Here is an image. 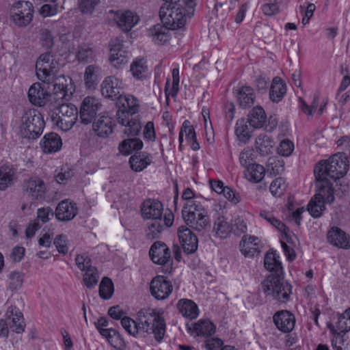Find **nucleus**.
I'll return each mask as SVG.
<instances>
[{"mask_svg":"<svg viewBox=\"0 0 350 350\" xmlns=\"http://www.w3.org/2000/svg\"><path fill=\"white\" fill-rule=\"evenodd\" d=\"M10 288L12 290H17L21 288L23 283V275L17 271H12L9 275Z\"/></svg>","mask_w":350,"mask_h":350,"instance_id":"680f3d73","label":"nucleus"},{"mask_svg":"<svg viewBox=\"0 0 350 350\" xmlns=\"http://www.w3.org/2000/svg\"><path fill=\"white\" fill-rule=\"evenodd\" d=\"M235 134L239 141L246 144L251 138L248 126L244 120H238L236 124Z\"/></svg>","mask_w":350,"mask_h":350,"instance_id":"09e8293b","label":"nucleus"},{"mask_svg":"<svg viewBox=\"0 0 350 350\" xmlns=\"http://www.w3.org/2000/svg\"><path fill=\"white\" fill-rule=\"evenodd\" d=\"M7 320L0 319V337L6 338L9 334V327L17 334L25 331V323L23 314L16 306L8 307L6 311Z\"/></svg>","mask_w":350,"mask_h":350,"instance_id":"9d476101","label":"nucleus"},{"mask_svg":"<svg viewBox=\"0 0 350 350\" xmlns=\"http://www.w3.org/2000/svg\"><path fill=\"white\" fill-rule=\"evenodd\" d=\"M75 262L77 267L83 272L93 267L91 263V259L87 254L77 255Z\"/></svg>","mask_w":350,"mask_h":350,"instance_id":"052dcab7","label":"nucleus"},{"mask_svg":"<svg viewBox=\"0 0 350 350\" xmlns=\"http://www.w3.org/2000/svg\"><path fill=\"white\" fill-rule=\"evenodd\" d=\"M349 166L348 157L342 152H338L327 159L320 161L314 169L317 187L334 189L333 183L347 173Z\"/></svg>","mask_w":350,"mask_h":350,"instance_id":"f257e3e1","label":"nucleus"},{"mask_svg":"<svg viewBox=\"0 0 350 350\" xmlns=\"http://www.w3.org/2000/svg\"><path fill=\"white\" fill-rule=\"evenodd\" d=\"M152 162L150 156L146 153L132 155L129 159V163L133 170L141 172Z\"/></svg>","mask_w":350,"mask_h":350,"instance_id":"ea45409f","label":"nucleus"},{"mask_svg":"<svg viewBox=\"0 0 350 350\" xmlns=\"http://www.w3.org/2000/svg\"><path fill=\"white\" fill-rule=\"evenodd\" d=\"M113 284L111 280L109 278H104L99 285L100 297L104 299H109L113 293Z\"/></svg>","mask_w":350,"mask_h":350,"instance_id":"de8ad7c7","label":"nucleus"},{"mask_svg":"<svg viewBox=\"0 0 350 350\" xmlns=\"http://www.w3.org/2000/svg\"><path fill=\"white\" fill-rule=\"evenodd\" d=\"M170 29L163 23L157 24L147 30V36L155 44L163 45L170 40Z\"/></svg>","mask_w":350,"mask_h":350,"instance_id":"bb28decb","label":"nucleus"},{"mask_svg":"<svg viewBox=\"0 0 350 350\" xmlns=\"http://www.w3.org/2000/svg\"><path fill=\"white\" fill-rule=\"evenodd\" d=\"M273 145L274 142L272 139L265 134L259 135L256 139V148L262 154L271 153Z\"/></svg>","mask_w":350,"mask_h":350,"instance_id":"c03bdc74","label":"nucleus"},{"mask_svg":"<svg viewBox=\"0 0 350 350\" xmlns=\"http://www.w3.org/2000/svg\"><path fill=\"white\" fill-rule=\"evenodd\" d=\"M151 295L159 300L167 298L172 293L173 286L169 280L162 275L154 277L150 284Z\"/></svg>","mask_w":350,"mask_h":350,"instance_id":"dca6fc26","label":"nucleus"},{"mask_svg":"<svg viewBox=\"0 0 350 350\" xmlns=\"http://www.w3.org/2000/svg\"><path fill=\"white\" fill-rule=\"evenodd\" d=\"M77 118V108L71 103L54 107L48 112V118L51 121L53 126L63 131L70 130Z\"/></svg>","mask_w":350,"mask_h":350,"instance_id":"20e7f679","label":"nucleus"},{"mask_svg":"<svg viewBox=\"0 0 350 350\" xmlns=\"http://www.w3.org/2000/svg\"><path fill=\"white\" fill-rule=\"evenodd\" d=\"M286 93V85L280 77H274L269 90V98L274 103L280 102Z\"/></svg>","mask_w":350,"mask_h":350,"instance_id":"c9c22d12","label":"nucleus"},{"mask_svg":"<svg viewBox=\"0 0 350 350\" xmlns=\"http://www.w3.org/2000/svg\"><path fill=\"white\" fill-rule=\"evenodd\" d=\"M317 192L308 204V211L314 218L320 217L325 210V204L334 200V189L325 187H317Z\"/></svg>","mask_w":350,"mask_h":350,"instance_id":"f8f14e48","label":"nucleus"},{"mask_svg":"<svg viewBox=\"0 0 350 350\" xmlns=\"http://www.w3.org/2000/svg\"><path fill=\"white\" fill-rule=\"evenodd\" d=\"M54 245L59 253L66 254L68 248L67 245V237L66 235L59 234L54 240Z\"/></svg>","mask_w":350,"mask_h":350,"instance_id":"0e129e2a","label":"nucleus"},{"mask_svg":"<svg viewBox=\"0 0 350 350\" xmlns=\"http://www.w3.org/2000/svg\"><path fill=\"white\" fill-rule=\"evenodd\" d=\"M327 239L329 243L342 249L350 247V241L346 233L338 227H332L327 232Z\"/></svg>","mask_w":350,"mask_h":350,"instance_id":"c756f323","label":"nucleus"},{"mask_svg":"<svg viewBox=\"0 0 350 350\" xmlns=\"http://www.w3.org/2000/svg\"><path fill=\"white\" fill-rule=\"evenodd\" d=\"M182 215L187 225L196 231H203L209 225L207 213L198 200L185 203Z\"/></svg>","mask_w":350,"mask_h":350,"instance_id":"39448f33","label":"nucleus"},{"mask_svg":"<svg viewBox=\"0 0 350 350\" xmlns=\"http://www.w3.org/2000/svg\"><path fill=\"white\" fill-rule=\"evenodd\" d=\"M46 185L40 178H31L25 182L23 191L25 195L33 200H42L45 197Z\"/></svg>","mask_w":350,"mask_h":350,"instance_id":"f3484780","label":"nucleus"},{"mask_svg":"<svg viewBox=\"0 0 350 350\" xmlns=\"http://www.w3.org/2000/svg\"><path fill=\"white\" fill-rule=\"evenodd\" d=\"M163 211L162 203L154 199L146 200L141 206L142 216L144 219H161Z\"/></svg>","mask_w":350,"mask_h":350,"instance_id":"5701e85b","label":"nucleus"},{"mask_svg":"<svg viewBox=\"0 0 350 350\" xmlns=\"http://www.w3.org/2000/svg\"><path fill=\"white\" fill-rule=\"evenodd\" d=\"M161 308H146L137 312V320L141 325L143 334H152L154 339L160 342L166 332V323Z\"/></svg>","mask_w":350,"mask_h":350,"instance_id":"7ed1b4c3","label":"nucleus"},{"mask_svg":"<svg viewBox=\"0 0 350 350\" xmlns=\"http://www.w3.org/2000/svg\"><path fill=\"white\" fill-rule=\"evenodd\" d=\"M100 2V0H78L79 9L83 14H91Z\"/></svg>","mask_w":350,"mask_h":350,"instance_id":"864d4df0","label":"nucleus"},{"mask_svg":"<svg viewBox=\"0 0 350 350\" xmlns=\"http://www.w3.org/2000/svg\"><path fill=\"white\" fill-rule=\"evenodd\" d=\"M287 187L285 180L282 177L274 179L269 187V190L273 196L280 197L284 194Z\"/></svg>","mask_w":350,"mask_h":350,"instance_id":"3c124183","label":"nucleus"},{"mask_svg":"<svg viewBox=\"0 0 350 350\" xmlns=\"http://www.w3.org/2000/svg\"><path fill=\"white\" fill-rule=\"evenodd\" d=\"M128 53L123 50V42L118 38L111 40L110 42L109 61L113 66L120 68L128 62Z\"/></svg>","mask_w":350,"mask_h":350,"instance_id":"aec40b11","label":"nucleus"},{"mask_svg":"<svg viewBox=\"0 0 350 350\" xmlns=\"http://www.w3.org/2000/svg\"><path fill=\"white\" fill-rule=\"evenodd\" d=\"M143 135L145 139L150 142H154L156 139V133L154 123L152 121L148 122L144 129Z\"/></svg>","mask_w":350,"mask_h":350,"instance_id":"338daca9","label":"nucleus"},{"mask_svg":"<svg viewBox=\"0 0 350 350\" xmlns=\"http://www.w3.org/2000/svg\"><path fill=\"white\" fill-rule=\"evenodd\" d=\"M48 93L41 86L40 83H35L29 89L28 97L29 101L33 105L42 106L45 104V99Z\"/></svg>","mask_w":350,"mask_h":350,"instance_id":"f704fd0d","label":"nucleus"},{"mask_svg":"<svg viewBox=\"0 0 350 350\" xmlns=\"http://www.w3.org/2000/svg\"><path fill=\"white\" fill-rule=\"evenodd\" d=\"M294 150V144L288 139H282L277 148V152L283 157L290 156Z\"/></svg>","mask_w":350,"mask_h":350,"instance_id":"4d7b16f0","label":"nucleus"},{"mask_svg":"<svg viewBox=\"0 0 350 350\" xmlns=\"http://www.w3.org/2000/svg\"><path fill=\"white\" fill-rule=\"evenodd\" d=\"M16 170L10 165H2L0 167V190L4 191L13 184Z\"/></svg>","mask_w":350,"mask_h":350,"instance_id":"4c0bfd02","label":"nucleus"},{"mask_svg":"<svg viewBox=\"0 0 350 350\" xmlns=\"http://www.w3.org/2000/svg\"><path fill=\"white\" fill-rule=\"evenodd\" d=\"M232 230V225L226 217L219 215L214 221L213 233L215 237L221 239H226Z\"/></svg>","mask_w":350,"mask_h":350,"instance_id":"c85d7f7f","label":"nucleus"},{"mask_svg":"<svg viewBox=\"0 0 350 350\" xmlns=\"http://www.w3.org/2000/svg\"><path fill=\"white\" fill-rule=\"evenodd\" d=\"M94 57V53L92 48L86 45L79 46L77 53V58L79 62H88L92 61Z\"/></svg>","mask_w":350,"mask_h":350,"instance_id":"5fc2aeb1","label":"nucleus"},{"mask_svg":"<svg viewBox=\"0 0 350 350\" xmlns=\"http://www.w3.org/2000/svg\"><path fill=\"white\" fill-rule=\"evenodd\" d=\"M265 172V169L262 165L254 163L247 167L245 176L250 182L258 183L263 179Z\"/></svg>","mask_w":350,"mask_h":350,"instance_id":"58836bf2","label":"nucleus"},{"mask_svg":"<svg viewBox=\"0 0 350 350\" xmlns=\"http://www.w3.org/2000/svg\"><path fill=\"white\" fill-rule=\"evenodd\" d=\"M162 23L171 29L183 27L186 22L185 10L180 3H163L159 10Z\"/></svg>","mask_w":350,"mask_h":350,"instance_id":"6e6552de","label":"nucleus"},{"mask_svg":"<svg viewBox=\"0 0 350 350\" xmlns=\"http://www.w3.org/2000/svg\"><path fill=\"white\" fill-rule=\"evenodd\" d=\"M163 230V226L161 223V219L154 220L150 224L146 230V235L150 239L158 238L159 234Z\"/></svg>","mask_w":350,"mask_h":350,"instance_id":"6e6d98bb","label":"nucleus"},{"mask_svg":"<svg viewBox=\"0 0 350 350\" xmlns=\"http://www.w3.org/2000/svg\"><path fill=\"white\" fill-rule=\"evenodd\" d=\"M338 328L342 332L350 330V308L346 310L338 318Z\"/></svg>","mask_w":350,"mask_h":350,"instance_id":"13d9d810","label":"nucleus"},{"mask_svg":"<svg viewBox=\"0 0 350 350\" xmlns=\"http://www.w3.org/2000/svg\"><path fill=\"white\" fill-rule=\"evenodd\" d=\"M114 21L123 31L128 32L137 24L139 18L130 10H118L115 13Z\"/></svg>","mask_w":350,"mask_h":350,"instance_id":"b1692460","label":"nucleus"},{"mask_svg":"<svg viewBox=\"0 0 350 350\" xmlns=\"http://www.w3.org/2000/svg\"><path fill=\"white\" fill-rule=\"evenodd\" d=\"M118 110L116 113L118 122L124 126V133L127 135L136 136L142 129L139 119L133 116L137 113L140 109V103L137 98L132 94H124L116 102Z\"/></svg>","mask_w":350,"mask_h":350,"instance_id":"f03ea898","label":"nucleus"},{"mask_svg":"<svg viewBox=\"0 0 350 350\" xmlns=\"http://www.w3.org/2000/svg\"><path fill=\"white\" fill-rule=\"evenodd\" d=\"M77 213V204L69 200H64L59 202L55 212L56 218L62 221L72 220Z\"/></svg>","mask_w":350,"mask_h":350,"instance_id":"393cba45","label":"nucleus"},{"mask_svg":"<svg viewBox=\"0 0 350 350\" xmlns=\"http://www.w3.org/2000/svg\"><path fill=\"white\" fill-rule=\"evenodd\" d=\"M33 16V8L29 1H19L11 7L10 18L18 27H27L32 21Z\"/></svg>","mask_w":350,"mask_h":350,"instance_id":"ddd939ff","label":"nucleus"},{"mask_svg":"<svg viewBox=\"0 0 350 350\" xmlns=\"http://www.w3.org/2000/svg\"><path fill=\"white\" fill-rule=\"evenodd\" d=\"M192 333L198 336L208 338L215 333L216 326L209 319H201L192 325Z\"/></svg>","mask_w":350,"mask_h":350,"instance_id":"2f4dec72","label":"nucleus"},{"mask_svg":"<svg viewBox=\"0 0 350 350\" xmlns=\"http://www.w3.org/2000/svg\"><path fill=\"white\" fill-rule=\"evenodd\" d=\"M44 124L42 114L36 109H29L21 116L19 134L23 138L36 139L43 132Z\"/></svg>","mask_w":350,"mask_h":350,"instance_id":"423d86ee","label":"nucleus"},{"mask_svg":"<svg viewBox=\"0 0 350 350\" xmlns=\"http://www.w3.org/2000/svg\"><path fill=\"white\" fill-rule=\"evenodd\" d=\"M262 291L281 303H286L292 293V286L279 276L269 275L261 284Z\"/></svg>","mask_w":350,"mask_h":350,"instance_id":"0eeeda50","label":"nucleus"},{"mask_svg":"<svg viewBox=\"0 0 350 350\" xmlns=\"http://www.w3.org/2000/svg\"><path fill=\"white\" fill-rule=\"evenodd\" d=\"M267 120V116L262 107H254L248 115V122L250 125L255 129H260L265 126Z\"/></svg>","mask_w":350,"mask_h":350,"instance_id":"e433bc0d","label":"nucleus"},{"mask_svg":"<svg viewBox=\"0 0 350 350\" xmlns=\"http://www.w3.org/2000/svg\"><path fill=\"white\" fill-rule=\"evenodd\" d=\"M143 142L138 138L127 139L122 142L118 147L119 151L124 155H129L133 151H137L142 148Z\"/></svg>","mask_w":350,"mask_h":350,"instance_id":"79ce46f5","label":"nucleus"},{"mask_svg":"<svg viewBox=\"0 0 350 350\" xmlns=\"http://www.w3.org/2000/svg\"><path fill=\"white\" fill-rule=\"evenodd\" d=\"M100 107V103L95 97H85L80 107L79 116L81 123L84 124L91 123Z\"/></svg>","mask_w":350,"mask_h":350,"instance_id":"4468645a","label":"nucleus"},{"mask_svg":"<svg viewBox=\"0 0 350 350\" xmlns=\"http://www.w3.org/2000/svg\"><path fill=\"white\" fill-rule=\"evenodd\" d=\"M273 321L275 327L283 333H290L295 325L294 314L286 310L276 312L273 316Z\"/></svg>","mask_w":350,"mask_h":350,"instance_id":"412c9836","label":"nucleus"},{"mask_svg":"<svg viewBox=\"0 0 350 350\" xmlns=\"http://www.w3.org/2000/svg\"><path fill=\"white\" fill-rule=\"evenodd\" d=\"M260 216L278 230L285 232L286 227L284 224L278 219L272 213L267 211H261Z\"/></svg>","mask_w":350,"mask_h":350,"instance_id":"603ef678","label":"nucleus"},{"mask_svg":"<svg viewBox=\"0 0 350 350\" xmlns=\"http://www.w3.org/2000/svg\"><path fill=\"white\" fill-rule=\"evenodd\" d=\"M51 83H53V94L55 95L56 98H65L68 95V85L65 77H57L56 76Z\"/></svg>","mask_w":350,"mask_h":350,"instance_id":"a18cd8bd","label":"nucleus"},{"mask_svg":"<svg viewBox=\"0 0 350 350\" xmlns=\"http://www.w3.org/2000/svg\"><path fill=\"white\" fill-rule=\"evenodd\" d=\"M177 233L182 247L186 254H192L197 250L198 238L189 228L181 226L178 228Z\"/></svg>","mask_w":350,"mask_h":350,"instance_id":"6ab92c4d","label":"nucleus"},{"mask_svg":"<svg viewBox=\"0 0 350 350\" xmlns=\"http://www.w3.org/2000/svg\"><path fill=\"white\" fill-rule=\"evenodd\" d=\"M40 145L44 153L51 154L58 152L61 149L62 140L58 134L51 132L44 135Z\"/></svg>","mask_w":350,"mask_h":350,"instance_id":"cd10ccee","label":"nucleus"},{"mask_svg":"<svg viewBox=\"0 0 350 350\" xmlns=\"http://www.w3.org/2000/svg\"><path fill=\"white\" fill-rule=\"evenodd\" d=\"M115 122L107 115L98 116L93 122L92 128L94 133L99 137L107 138L113 131Z\"/></svg>","mask_w":350,"mask_h":350,"instance_id":"4be33fe9","label":"nucleus"},{"mask_svg":"<svg viewBox=\"0 0 350 350\" xmlns=\"http://www.w3.org/2000/svg\"><path fill=\"white\" fill-rule=\"evenodd\" d=\"M183 133L185 134L187 141L196 139V135L193 127L191 125L189 120H186L183 122L181 129Z\"/></svg>","mask_w":350,"mask_h":350,"instance_id":"774afa93","label":"nucleus"},{"mask_svg":"<svg viewBox=\"0 0 350 350\" xmlns=\"http://www.w3.org/2000/svg\"><path fill=\"white\" fill-rule=\"evenodd\" d=\"M149 255L154 263L161 265V272L170 273L172 271L173 259L170 250L165 243L154 242L150 247Z\"/></svg>","mask_w":350,"mask_h":350,"instance_id":"9b49d317","label":"nucleus"},{"mask_svg":"<svg viewBox=\"0 0 350 350\" xmlns=\"http://www.w3.org/2000/svg\"><path fill=\"white\" fill-rule=\"evenodd\" d=\"M59 63L51 53L41 54L36 64L38 79L47 84L53 82L59 70Z\"/></svg>","mask_w":350,"mask_h":350,"instance_id":"1a4fd4ad","label":"nucleus"},{"mask_svg":"<svg viewBox=\"0 0 350 350\" xmlns=\"http://www.w3.org/2000/svg\"><path fill=\"white\" fill-rule=\"evenodd\" d=\"M176 307L178 312L184 317L194 319L199 315V310L197 304L191 299H181L178 300Z\"/></svg>","mask_w":350,"mask_h":350,"instance_id":"473e14b6","label":"nucleus"},{"mask_svg":"<svg viewBox=\"0 0 350 350\" xmlns=\"http://www.w3.org/2000/svg\"><path fill=\"white\" fill-rule=\"evenodd\" d=\"M40 40L42 46L47 49H51L54 44V37L51 32L46 29L40 30Z\"/></svg>","mask_w":350,"mask_h":350,"instance_id":"bf43d9fd","label":"nucleus"},{"mask_svg":"<svg viewBox=\"0 0 350 350\" xmlns=\"http://www.w3.org/2000/svg\"><path fill=\"white\" fill-rule=\"evenodd\" d=\"M223 340L219 338L214 337L207 338L204 342V347L206 350H221L223 347Z\"/></svg>","mask_w":350,"mask_h":350,"instance_id":"69168bd1","label":"nucleus"},{"mask_svg":"<svg viewBox=\"0 0 350 350\" xmlns=\"http://www.w3.org/2000/svg\"><path fill=\"white\" fill-rule=\"evenodd\" d=\"M101 75V69L96 65H90L85 68L84 81L88 88L94 87Z\"/></svg>","mask_w":350,"mask_h":350,"instance_id":"a19ab883","label":"nucleus"},{"mask_svg":"<svg viewBox=\"0 0 350 350\" xmlns=\"http://www.w3.org/2000/svg\"><path fill=\"white\" fill-rule=\"evenodd\" d=\"M237 100L242 108L250 107L255 100V93L254 90L249 86H242L237 92Z\"/></svg>","mask_w":350,"mask_h":350,"instance_id":"72a5a7b5","label":"nucleus"},{"mask_svg":"<svg viewBox=\"0 0 350 350\" xmlns=\"http://www.w3.org/2000/svg\"><path fill=\"white\" fill-rule=\"evenodd\" d=\"M260 241L257 237L244 235L239 243L240 251L245 257H254L260 252Z\"/></svg>","mask_w":350,"mask_h":350,"instance_id":"a878e982","label":"nucleus"},{"mask_svg":"<svg viewBox=\"0 0 350 350\" xmlns=\"http://www.w3.org/2000/svg\"><path fill=\"white\" fill-rule=\"evenodd\" d=\"M124 88L122 81L115 76L107 77L101 84L102 94L111 100L118 99L122 96L121 91Z\"/></svg>","mask_w":350,"mask_h":350,"instance_id":"a211bd4d","label":"nucleus"},{"mask_svg":"<svg viewBox=\"0 0 350 350\" xmlns=\"http://www.w3.org/2000/svg\"><path fill=\"white\" fill-rule=\"evenodd\" d=\"M333 334L332 339V347L334 350H345V346L348 345L347 340L344 338L346 332H337L334 330V327L331 329Z\"/></svg>","mask_w":350,"mask_h":350,"instance_id":"8fccbe9b","label":"nucleus"},{"mask_svg":"<svg viewBox=\"0 0 350 350\" xmlns=\"http://www.w3.org/2000/svg\"><path fill=\"white\" fill-rule=\"evenodd\" d=\"M279 258V255L275 252H267L264 259L265 269L271 272L278 273L281 271L282 267Z\"/></svg>","mask_w":350,"mask_h":350,"instance_id":"37998d69","label":"nucleus"},{"mask_svg":"<svg viewBox=\"0 0 350 350\" xmlns=\"http://www.w3.org/2000/svg\"><path fill=\"white\" fill-rule=\"evenodd\" d=\"M130 72L137 81H143L148 77V66L143 57H136L130 65Z\"/></svg>","mask_w":350,"mask_h":350,"instance_id":"7c9ffc66","label":"nucleus"},{"mask_svg":"<svg viewBox=\"0 0 350 350\" xmlns=\"http://www.w3.org/2000/svg\"><path fill=\"white\" fill-rule=\"evenodd\" d=\"M83 272V280L85 285L88 288H93L97 284L99 279L97 269L93 266Z\"/></svg>","mask_w":350,"mask_h":350,"instance_id":"49530a36","label":"nucleus"},{"mask_svg":"<svg viewBox=\"0 0 350 350\" xmlns=\"http://www.w3.org/2000/svg\"><path fill=\"white\" fill-rule=\"evenodd\" d=\"M109 321L105 317H101L94 323L99 334L105 338L109 343L114 347L121 345L122 339L120 334L113 328H107Z\"/></svg>","mask_w":350,"mask_h":350,"instance_id":"2eb2a0df","label":"nucleus"},{"mask_svg":"<svg viewBox=\"0 0 350 350\" xmlns=\"http://www.w3.org/2000/svg\"><path fill=\"white\" fill-rule=\"evenodd\" d=\"M53 215V210L50 206L40 208L37 210V219L42 223L48 222Z\"/></svg>","mask_w":350,"mask_h":350,"instance_id":"e2e57ef3","label":"nucleus"}]
</instances>
